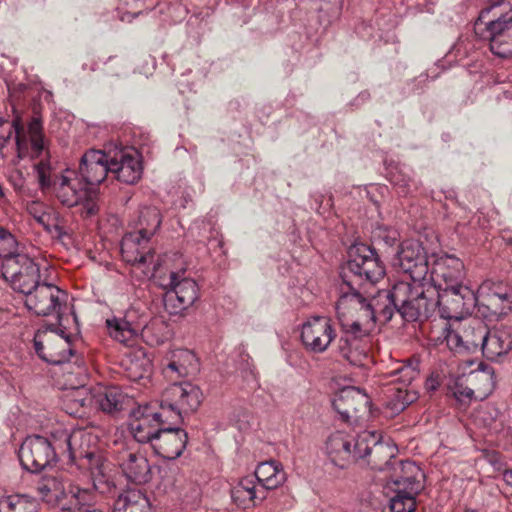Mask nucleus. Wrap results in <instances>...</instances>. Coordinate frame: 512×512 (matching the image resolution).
I'll return each instance as SVG.
<instances>
[{
    "instance_id": "obj_1",
    "label": "nucleus",
    "mask_w": 512,
    "mask_h": 512,
    "mask_svg": "<svg viewBox=\"0 0 512 512\" xmlns=\"http://www.w3.org/2000/svg\"><path fill=\"white\" fill-rule=\"evenodd\" d=\"M363 287L353 285L341 287L336 302V314L341 335L337 342V352L353 366L365 365L368 359V338L377 317L382 318L381 308L385 306L381 290L374 297L366 296Z\"/></svg>"
},
{
    "instance_id": "obj_2",
    "label": "nucleus",
    "mask_w": 512,
    "mask_h": 512,
    "mask_svg": "<svg viewBox=\"0 0 512 512\" xmlns=\"http://www.w3.org/2000/svg\"><path fill=\"white\" fill-rule=\"evenodd\" d=\"M437 290L432 286L414 281H399L390 290L381 294L385 306L381 308L382 319L388 322L395 312L407 322L430 318L437 309Z\"/></svg>"
},
{
    "instance_id": "obj_3",
    "label": "nucleus",
    "mask_w": 512,
    "mask_h": 512,
    "mask_svg": "<svg viewBox=\"0 0 512 512\" xmlns=\"http://www.w3.org/2000/svg\"><path fill=\"white\" fill-rule=\"evenodd\" d=\"M91 434L84 430L72 433L63 432L62 439L65 452L69 460L76 462L80 468L87 469L93 483V490L100 494L115 496L118 493L117 486L110 475L109 465L103 455L95 449H85L84 444L91 440Z\"/></svg>"
},
{
    "instance_id": "obj_4",
    "label": "nucleus",
    "mask_w": 512,
    "mask_h": 512,
    "mask_svg": "<svg viewBox=\"0 0 512 512\" xmlns=\"http://www.w3.org/2000/svg\"><path fill=\"white\" fill-rule=\"evenodd\" d=\"M489 4L480 11L474 23V32L481 40L489 43L493 54L506 58L512 53H503L506 43L512 42V35L505 30H499L495 26L500 22L512 23V7L505 0H488Z\"/></svg>"
},
{
    "instance_id": "obj_5",
    "label": "nucleus",
    "mask_w": 512,
    "mask_h": 512,
    "mask_svg": "<svg viewBox=\"0 0 512 512\" xmlns=\"http://www.w3.org/2000/svg\"><path fill=\"white\" fill-rule=\"evenodd\" d=\"M348 254L349 259L341 269V278L345 286L363 287L365 284H374L384 277V264L370 246L353 245Z\"/></svg>"
},
{
    "instance_id": "obj_6",
    "label": "nucleus",
    "mask_w": 512,
    "mask_h": 512,
    "mask_svg": "<svg viewBox=\"0 0 512 512\" xmlns=\"http://www.w3.org/2000/svg\"><path fill=\"white\" fill-rule=\"evenodd\" d=\"M54 195L66 207L82 206L87 217L98 211L99 188L86 185L76 170L66 169L55 175Z\"/></svg>"
},
{
    "instance_id": "obj_7",
    "label": "nucleus",
    "mask_w": 512,
    "mask_h": 512,
    "mask_svg": "<svg viewBox=\"0 0 512 512\" xmlns=\"http://www.w3.org/2000/svg\"><path fill=\"white\" fill-rule=\"evenodd\" d=\"M53 435V440L39 435L27 437L19 449V460L22 467L32 473H37L57 461L59 454H67L63 444L62 433Z\"/></svg>"
},
{
    "instance_id": "obj_8",
    "label": "nucleus",
    "mask_w": 512,
    "mask_h": 512,
    "mask_svg": "<svg viewBox=\"0 0 512 512\" xmlns=\"http://www.w3.org/2000/svg\"><path fill=\"white\" fill-rule=\"evenodd\" d=\"M185 270L170 271L160 286L165 290L164 305L170 314H179L191 307L199 298L197 283L184 276Z\"/></svg>"
},
{
    "instance_id": "obj_9",
    "label": "nucleus",
    "mask_w": 512,
    "mask_h": 512,
    "mask_svg": "<svg viewBox=\"0 0 512 512\" xmlns=\"http://www.w3.org/2000/svg\"><path fill=\"white\" fill-rule=\"evenodd\" d=\"M438 285L436 300L441 318L460 320L472 312L477 304V296L471 288L466 285Z\"/></svg>"
},
{
    "instance_id": "obj_10",
    "label": "nucleus",
    "mask_w": 512,
    "mask_h": 512,
    "mask_svg": "<svg viewBox=\"0 0 512 512\" xmlns=\"http://www.w3.org/2000/svg\"><path fill=\"white\" fill-rule=\"evenodd\" d=\"M2 276L24 295L40 283L39 266L27 255L10 256L2 262Z\"/></svg>"
},
{
    "instance_id": "obj_11",
    "label": "nucleus",
    "mask_w": 512,
    "mask_h": 512,
    "mask_svg": "<svg viewBox=\"0 0 512 512\" xmlns=\"http://www.w3.org/2000/svg\"><path fill=\"white\" fill-rule=\"evenodd\" d=\"M67 298V293L56 285L40 282L25 295V305L38 316L56 314L60 318L62 306L66 304Z\"/></svg>"
},
{
    "instance_id": "obj_12",
    "label": "nucleus",
    "mask_w": 512,
    "mask_h": 512,
    "mask_svg": "<svg viewBox=\"0 0 512 512\" xmlns=\"http://www.w3.org/2000/svg\"><path fill=\"white\" fill-rule=\"evenodd\" d=\"M356 453L360 459L370 456L369 464L375 470H386L395 457L396 448L389 442L382 441L375 431H363L355 441Z\"/></svg>"
},
{
    "instance_id": "obj_13",
    "label": "nucleus",
    "mask_w": 512,
    "mask_h": 512,
    "mask_svg": "<svg viewBox=\"0 0 512 512\" xmlns=\"http://www.w3.org/2000/svg\"><path fill=\"white\" fill-rule=\"evenodd\" d=\"M34 349L41 359L53 365H60L69 361L73 354L68 337L64 336L63 331L58 334L53 329L36 333Z\"/></svg>"
},
{
    "instance_id": "obj_14",
    "label": "nucleus",
    "mask_w": 512,
    "mask_h": 512,
    "mask_svg": "<svg viewBox=\"0 0 512 512\" xmlns=\"http://www.w3.org/2000/svg\"><path fill=\"white\" fill-rule=\"evenodd\" d=\"M487 326L477 320L465 322L459 329L450 331L446 336L447 345L456 352L476 353L481 351Z\"/></svg>"
},
{
    "instance_id": "obj_15",
    "label": "nucleus",
    "mask_w": 512,
    "mask_h": 512,
    "mask_svg": "<svg viewBox=\"0 0 512 512\" xmlns=\"http://www.w3.org/2000/svg\"><path fill=\"white\" fill-rule=\"evenodd\" d=\"M331 319L324 316L310 318L302 325L301 340L306 349L314 353L326 351L335 339Z\"/></svg>"
},
{
    "instance_id": "obj_16",
    "label": "nucleus",
    "mask_w": 512,
    "mask_h": 512,
    "mask_svg": "<svg viewBox=\"0 0 512 512\" xmlns=\"http://www.w3.org/2000/svg\"><path fill=\"white\" fill-rule=\"evenodd\" d=\"M110 153V175L125 184H135L142 176V165L138 152L120 148Z\"/></svg>"
},
{
    "instance_id": "obj_17",
    "label": "nucleus",
    "mask_w": 512,
    "mask_h": 512,
    "mask_svg": "<svg viewBox=\"0 0 512 512\" xmlns=\"http://www.w3.org/2000/svg\"><path fill=\"white\" fill-rule=\"evenodd\" d=\"M152 236L143 231L126 233L121 241V253L123 259L135 266L155 265L154 252L149 246Z\"/></svg>"
},
{
    "instance_id": "obj_18",
    "label": "nucleus",
    "mask_w": 512,
    "mask_h": 512,
    "mask_svg": "<svg viewBox=\"0 0 512 512\" xmlns=\"http://www.w3.org/2000/svg\"><path fill=\"white\" fill-rule=\"evenodd\" d=\"M78 176L88 186H98L110 175V153L88 150L80 159Z\"/></svg>"
},
{
    "instance_id": "obj_19",
    "label": "nucleus",
    "mask_w": 512,
    "mask_h": 512,
    "mask_svg": "<svg viewBox=\"0 0 512 512\" xmlns=\"http://www.w3.org/2000/svg\"><path fill=\"white\" fill-rule=\"evenodd\" d=\"M116 460L129 482L142 485L152 479V467L143 453L131 448H122L117 451Z\"/></svg>"
},
{
    "instance_id": "obj_20",
    "label": "nucleus",
    "mask_w": 512,
    "mask_h": 512,
    "mask_svg": "<svg viewBox=\"0 0 512 512\" xmlns=\"http://www.w3.org/2000/svg\"><path fill=\"white\" fill-rule=\"evenodd\" d=\"M396 264L414 280H420L430 271L426 253L417 241H404L397 253Z\"/></svg>"
},
{
    "instance_id": "obj_21",
    "label": "nucleus",
    "mask_w": 512,
    "mask_h": 512,
    "mask_svg": "<svg viewBox=\"0 0 512 512\" xmlns=\"http://www.w3.org/2000/svg\"><path fill=\"white\" fill-rule=\"evenodd\" d=\"M356 438L344 432L331 434L326 441V454L331 464L339 469H346L360 456L356 453Z\"/></svg>"
},
{
    "instance_id": "obj_22",
    "label": "nucleus",
    "mask_w": 512,
    "mask_h": 512,
    "mask_svg": "<svg viewBox=\"0 0 512 512\" xmlns=\"http://www.w3.org/2000/svg\"><path fill=\"white\" fill-rule=\"evenodd\" d=\"M332 405L345 421L361 417L370 410L369 397L356 387L342 389L333 399Z\"/></svg>"
},
{
    "instance_id": "obj_23",
    "label": "nucleus",
    "mask_w": 512,
    "mask_h": 512,
    "mask_svg": "<svg viewBox=\"0 0 512 512\" xmlns=\"http://www.w3.org/2000/svg\"><path fill=\"white\" fill-rule=\"evenodd\" d=\"M187 441L185 430L172 426L161 427L153 449L163 458L174 460L182 455Z\"/></svg>"
},
{
    "instance_id": "obj_24",
    "label": "nucleus",
    "mask_w": 512,
    "mask_h": 512,
    "mask_svg": "<svg viewBox=\"0 0 512 512\" xmlns=\"http://www.w3.org/2000/svg\"><path fill=\"white\" fill-rule=\"evenodd\" d=\"M431 278L441 283L443 286H458L463 285L464 279V264L463 262L451 255H444L437 258L432 264L430 271Z\"/></svg>"
},
{
    "instance_id": "obj_25",
    "label": "nucleus",
    "mask_w": 512,
    "mask_h": 512,
    "mask_svg": "<svg viewBox=\"0 0 512 512\" xmlns=\"http://www.w3.org/2000/svg\"><path fill=\"white\" fill-rule=\"evenodd\" d=\"M166 391L167 400L172 401L183 414L194 412L202 401L200 388L191 382L174 383Z\"/></svg>"
},
{
    "instance_id": "obj_26",
    "label": "nucleus",
    "mask_w": 512,
    "mask_h": 512,
    "mask_svg": "<svg viewBox=\"0 0 512 512\" xmlns=\"http://www.w3.org/2000/svg\"><path fill=\"white\" fill-rule=\"evenodd\" d=\"M424 474L419 466L413 461H399L398 466L394 468L390 481L396 487L395 490L407 491L410 494H418L423 485Z\"/></svg>"
},
{
    "instance_id": "obj_27",
    "label": "nucleus",
    "mask_w": 512,
    "mask_h": 512,
    "mask_svg": "<svg viewBox=\"0 0 512 512\" xmlns=\"http://www.w3.org/2000/svg\"><path fill=\"white\" fill-rule=\"evenodd\" d=\"M148 406L139 405L133 410V420L130 423V430L134 439L139 443H155L161 427L152 420V416L146 415Z\"/></svg>"
},
{
    "instance_id": "obj_28",
    "label": "nucleus",
    "mask_w": 512,
    "mask_h": 512,
    "mask_svg": "<svg viewBox=\"0 0 512 512\" xmlns=\"http://www.w3.org/2000/svg\"><path fill=\"white\" fill-rule=\"evenodd\" d=\"M35 490L42 499L49 505L62 507L66 497V489L62 475L58 473L42 476L35 485Z\"/></svg>"
},
{
    "instance_id": "obj_29",
    "label": "nucleus",
    "mask_w": 512,
    "mask_h": 512,
    "mask_svg": "<svg viewBox=\"0 0 512 512\" xmlns=\"http://www.w3.org/2000/svg\"><path fill=\"white\" fill-rule=\"evenodd\" d=\"M512 349V334L508 329L487 328L484 342L482 343V354L489 360H497L506 355Z\"/></svg>"
},
{
    "instance_id": "obj_30",
    "label": "nucleus",
    "mask_w": 512,
    "mask_h": 512,
    "mask_svg": "<svg viewBox=\"0 0 512 512\" xmlns=\"http://www.w3.org/2000/svg\"><path fill=\"white\" fill-rule=\"evenodd\" d=\"M231 498L237 506L248 508L263 501L266 494L257 487L254 477H245L231 489Z\"/></svg>"
},
{
    "instance_id": "obj_31",
    "label": "nucleus",
    "mask_w": 512,
    "mask_h": 512,
    "mask_svg": "<svg viewBox=\"0 0 512 512\" xmlns=\"http://www.w3.org/2000/svg\"><path fill=\"white\" fill-rule=\"evenodd\" d=\"M148 406V410H145L148 413V416H152V420L159 427H167L171 425H176L180 423L183 419V413L172 403V401L167 400V391L164 390L162 394V399L159 403V407H156V404L146 403Z\"/></svg>"
},
{
    "instance_id": "obj_32",
    "label": "nucleus",
    "mask_w": 512,
    "mask_h": 512,
    "mask_svg": "<svg viewBox=\"0 0 512 512\" xmlns=\"http://www.w3.org/2000/svg\"><path fill=\"white\" fill-rule=\"evenodd\" d=\"M112 512H152L148 497L137 489L119 493L114 500Z\"/></svg>"
},
{
    "instance_id": "obj_33",
    "label": "nucleus",
    "mask_w": 512,
    "mask_h": 512,
    "mask_svg": "<svg viewBox=\"0 0 512 512\" xmlns=\"http://www.w3.org/2000/svg\"><path fill=\"white\" fill-rule=\"evenodd\" d=\"M255 478L258 482L257 487L266 492L283 484L286 480V473L276 461H266L257 466Z\"/></svg>"
},
{
    "instance_id": "obj_34",
    "label": "nucleus",
    "mask_w": 512,
    "mask_h": 512,
    "mask_svg": "<svg viewBox=\"0 0 512 512\" xmlns=\"http://www.w3.org/2000/svg\"><path fill=\"white\" fill-rule=\"evenodd\" d=\"M97 406L105 413L114 414L124 408L127 396L115 386L101 387L92 395Z\"/></svg>"
},
{
    "instance_id": "obj_35",
    "label": "nucleus",
    "mask_w": 512,
    "mask_h": 512,
    "mask_svg": "<svg viewBox=\"0 0 512 512\" xmlns=\"http://www.w3.org/2000/svg\"><path fill=\"white\" fill-rule=\"evenodd\" d=\"M65 499H67V502L62 504V510L84 512L85 510L97 509L94 503V492L89 488L71 485L66 491Z\"/></svg>"
},
{
    "instance_id": "obj_36",
    "label": "nucleus",
    "mask_w": 512,
    "mask_h": 512,
    "mask_svg": "<svg viewBox=\"0 0 512 512\" xmlns=\"http://www.w3.org/2000/svg\"><path fill=\"white\" fill-rule=\"evenodd\" d=\"M106 325L109 335L116 341L127 344L132 341L138 334L139 326L125 317H113L107 319Z\"/></svg>"
},
{
    "instance_id": "obj_37",
    "label": "nucleus",
    "mask_w": 512,
    "mask_h": 512,
    "mask_svg": "<svg viewBox=\"0 0 512 512\" xmlns=\"http://www.w3.org/2000/svg\"><path fill=\"white\" fill-rule=\"evenodd\" d=\"M37 500L26 494H12L0 498V512H38Z\"/></svg>"
},
{
    "instance_id": "obj_38",
    "label": "nucleus",
    "mask_w": 512,
    "mask_h": 512,
    "mask_svg": "<svg viewBox=\"0 0 512 512\" xmlns=\"http://www.w3.org/2000/svg\"><path fill=\"white\" fill-rule=\"evenodd\" d=\"M474 420L494 432H499L504 424L503 414L491 403L481 405L474 413Z\"/></svg>"
},
{
    "instance_id": "obj_39",
    "label": "nucleus",
    "mask_w": 512,
    "mask_h": 512,
    "mask_svg": "<svg viewBox=\"0 0 512 512\" xmlns=\"http://www.w3.org/2000/svg\"><path fill=\"white\" fill-rule=\"evenodd\" d=\"M161 223L162 215L157 207L143 206L138 212L135 228L153 237L160 228Z\"/></svg>"
},
{
    "instance_id": "obj_40",
    "label": "nucleus",
    "mask_w": 512,
    "mask_h": 512,
    "mask_svg": "<svg viewBox=\"0 0 512 512\" xmlns=\"http://www.w3.org/2000/svg\"><path fill=\"white\" fill-rule=\"evenodd\" d=\"M126 376L133 382L149 379L151 375V363L144 353L135 354L123 363Z\"/></svg>"
},
{
    "instance_id": "obj_41",
    "label": "nucleus",
    "mask_w": 512,
    "mask_h": 512,
    "mask_svg": "<svg viewBox=\"0 0 512 512\" xmlns=\"http://www.w3.org/2000/svg\"><path fill=\"white\" fill-rule=\"evenodd\" d=\"M91 400L93 398L88 397L87 388L79 387L66 394L64 399L65 411L72 416L81 418L85 416L87 406Z\"/></svg>"
},
{
    "instance_id": "obj_42",
    "label": "nucleus",
    "mask_w": 512,
    "mask_h": 512,
    "mask_svg": "<svg viewBox=\"0 0 512 512\" xmlns=\"http://www.w3.org/2000/svg\"><path fill=\"white\" fill-rule=\"evenodd\" d=\"M470 381L473 384L477 399H486L495 388V376L492 368L485 367L470 374Z\"/></svg>"
},
{
    "instance_id": "obj_43",
    "label": "nucleus",
    "mask_w": 512,
    "mask_h": 512,
    "mask_svg": "<svg viewBox=\"0 0 512 512\" xmlns=\"http://www.w3.org/2000/svg\"><path fill=\"white\" fill-rule=\"evenodd\" d=\"M386 406L393 414L402 412L407 406L417 400L418 395L415 391L393 387L388 390Z\"/></svg>"
},
{
    "instance_id": "obj_44",
    "label": "nucleus",
    "mask_w": 512,
    "mask_h": 512,
    "mask_svg": "<svg viewBox=\"0 0 512 512\" xmlns=\"http://www.w3.org/2000/svg\"><path fill=\"white\" fill-rule=\"evenodd\" d=\"M389 180L401 196H408L418 189L417 182L411 177L408 170L394 167L389 171Z\"/></svg>"
},
{
    "instance_id": "obj_45",
    "label": "nucleus",
    "mask_w": 512,
    "mask_h": 512,
    "mask_svg": "<svg viewBox=\"0 0 512 512\" xmlns=\"http://www.w3.org/2000/svg\"><path fill=\"white\" fill-rule=\"evenodd\" d=\"M487 309L491 311L490 319L498 320L512 310V289L507 286L497 297L487 299Z\"/></svg>"
},
{
    "instance_id": "obj_46",
    "label": "nucleus",
    "mask_w": 512,
    "mask_h": 512,
    "mask_svg": "<svg viewBox=\"0 0 512 512\" xmlns=\"http://www.w3.org/2000/svg\"><path fill=\"white\" fill-rule=\"evenodd\" d=\"M419 373V360L409 359L392 370L390 376L394 377L393 381H399L403 385H410L419 377Z\"/></svg>"
},
{
    "instance_id": "obj_47",
    "label": "nucleus",
    "mask_w": 512,
    "mask_h": 512,
    "mask_svg": "<svg viewBox=\"0 0 512 512\" xmlns=\"http://www.w3.org/2000/svg\"><path fill=\"white\" fill-rule=\"evenodd\" d=\"M414 493L396 490V495L390 499V512H414L416 508Z\"/></svg>"
},
{
    "instance_id": "obj_48",
    "label": "nucleus",
    "mask_w": 512,
    "mask_h": 512,
    "mask_svg": "<svg viewBox=\"0 0 512 512\" xmlns=\"http://www.w3.org/2000/svg\"><path fill=\"white\" fill-rule=\"evenodd\" d=\"M50 169V163L46 160H41L35 165L40 189L44 192L52 190L54 193L55 176L51 177Z\"/></svg>"
},
{
    "instance_id": "obj_49",
    "label": "nucleus",
    "mask_w": 512,
    "mask_h": 512,
    "mask_svg": "<svg viewBox=\"0 0 512 512\" xmlns=\"http://www.w3.org/2000/svg\"><path fill=\"white\" fill-rule=\"evenodd\" d=\"M17 245L15 237L4 228V233L0 239V257L3 258V261H6L10 256L20 255L16 253Z\"/></svg>"
},
{
    "instance_id": "obj_50",
    "label": "nucleus",
    "mask_w": 512,
    "mask_h": 512,
    "mask_svg": "<svg viewBox=\"0 0 512 512\" xmlns=\"http://www.w3.org/2000/svg\"><path fill=\"white\" fill-rule=\"evenodd\" d=\"M170 359L183 364L189 372L196 368V356L188 349H177L173 351Z\"/></svg>"
},
{
    "instance_id": "obj_51",
    "label": "nucleus",
    "mask_w": 512,
    "mask_h": 512,
    "mask_svg": "<svg viewBox=\"0 0 512 512\" xmlns=\"http://www.w3.org/2000/svg\"><path fill=\"white\" fill-rule=\"evenodd\" d=\"M507 287L506 284H504L501 281H494L492 279H487L481 283V285L478 288V294L479 295H486L487 299L490 297H497L500 293L503 292Z\"/></svg>"
},
{
    "instance_id": "obj_52",
    "label": "nucleus",
    "mask_w": 512,
    "mask_h": 512,
    "mask_svg": "<svg viewBox=\"0 0 512 512\" xmlns=\"http://www.w3.org/2000/svg\"><path fill=\"white\" fill-rule=\"evenodd\" d=\"M453 394H454L455 398L457 399V401L463 402V403L469 402L472 399L478 400L477 392H476L475 388H470V387L463 386L460 384H457L455 386Z\"/></svg>"
},
{
    "instance_id": "obj_53",
    "label": "nucleus",
    "mask_w": 512,
    "mask_h": 512,
    "mask_svg": "<svg viewBox=\"0 0 512 512\" xmlns=\"http://www.w3.org/2000/svg\"><path fill=\"white\" fill-rule=\"evenodd\" d=\"M23 130V127L21 125H18L16 122H14L12 125L9 126V130L3 135L0 136V150L5 146L7 141L11 138L13 132L16 134V142L17 145L20 143L19 135L20 132Z\"/></svg>"
},
{
    "instance_id": "obj_54",
    "label": "nucleus",
    "mask_w": 512,
    "mask_h": 512,
    "mask_svg": "<svg viewBox=\"0 0 512 512\" xmlns=\"http://www.w3.org/2000/svg\"><path fill=\"white\" fill-rule=\"evenodd\" d=\"M165 373H175L178 377H184L188 375L190 372L188 371V369L184 367L183 364L170 359L168 364L166 365Z\"/></svg>"
},
{
    "instance_id": "obj_55",
    "label": "nucleus",
    "mask_w": 512,
    "mask_h": 512,
    "mask_svg": "<svg viewBox=\"0 0 512 512\" xmlns=\"http://www.w3.org/2000/svg\"><path fill=\"white\" fill-rule=\"evenodd\" d=\"M9 182L17 192H22L25 185L23 173L19 170L14 171L9 176Z\"/></svg>"
},
{
    "instance_id": "obj_56",
    "label": "nucleus",
    "mask_w": 512,
    "mask_h": 512,
    "mask_svg": "<svg viewBox=\"0 0 512 512\" xmlns=\"http://www.w3.org/2000/svg\"><path fill=\"white\" fill-rule=\"evenodd\" d=\"M49 233L52 235V237L57 239H62L67 235L58 217H55L54 222L51 223V229H49Z\"/></svg>"
},
{
    "instance_id": "obj_57",
    "label": "nucleus",
    "mask_w": 512,
    "mask_h": 512,
    "mask_svg": "<svg viewBox=\"0 0 512 512\" xmlns=\"http://www.w3.org/2000/svg\"><path fill=\"white\" fill-rule=\"evenodd\" d=\"M495 27L502 31L505 30L508 34L510 33L512 35V23H510V21L497 23ZM503 49V53H512V41L506 43V46Z\"/></svg>"
},
{
    "instance_id": "obj_58",
    "label": "nucleus",
    "mask_w": 512,
    "mask_h": 512,
    "mask_svg": "<svg viewBox=\"0 0 512 512\" xmlns=\"http://www.w3.org/2000/svg\"><path fill=\"white\" fill-rule=\"evenodd\" d=\"M28 132H29L30 137L43 135V134H42V125H41V122H40L38 119L34 118V119L29 123V126H28Z\"/></svg>"
},
{
    "instance_id": "obj_59",
    "label": "nucleus",
    "mask_w": 512,
    "mask_h": 512,
    "mask_svg": "<svg viewBox=\"0 0 512 512\" xmlns=\"http://www.w3.org/2000/svg\"><path fill=\"white\" fill-rule=\"evenodd\" d=\"M439 386H440V381L438 379V376L431 375L430 377L427 378V380L425 382V389L428 392L436 391Z\"/></svg>"
},
{
    "instance_id": "obj_60",
    "label": "nucleus",
    "mask_w": 512,
    "mask_h": 512,
    "mask_svg": "<svg viewBox=\"0 0 512 512\" xmlns=\"http://www.w3.org/2000/svg\"><path fill=\"white\" fill-rule=\"evenodd\" d=\"M30 141H31L32 148L36 152L39 153L44 149V136L43 135L30 137Z\"/></svg>"
},
{
    "instance_id": "obj_61",
    "label": "nucleus",
    "mask_w": 512,
    "mask_h": 512,
    "mask_svg": "<svg viewBox=\"0 0 512 512\" xmlns=\"http://www.w3.org/2000/svg\"><path fill=\"white\" fill-rule=\"evenodd\" d=\"M504 481L512 487V469L505 470L503 473Z\"/></svg>"
},
{
    "instance_id": "obj_62",
    "label": "nucleus",
    "mask_w": 512,
    "mask_h": 512,
    "mask_svg": "<svg viewBox=\"0 0 512 512\" xmlns=\"http://www.w3.org/2000/svg\"><path fill=\"white\" fill-rule=\"evenodd\" d=\"M16 122L18 125H21L18 119L12 120V122L8 121L6 118L0 116V127L7 125L8 127Z\"/></svg>"
},
{
    "instance_id": "obj_63",
    "label": "nucleus",
    "mask_w": 512,
    "mask_h": 512,
    "mask_svg": "<svg viewBox=\"0 0 512 512\" xmlns=\"http://www.w3.org/2000/svg\"><path fill=\"white\" fill-rule=\"evenodd\" d=\"M45 217H46V215H45V214H42V215H39V216H35V218H36L37 222H38V223H40V224H44V222H45Z\"/></svg>"
},
{
    "instance_id": "obj_64",
    "label": "nucleus",
    "mask_w": 512,
    "mask_h": 512,
    "mask_svg": "<svg viewBox=\"0 0 512 512\" xmlns=\"http://www.w3.org/2000/svg\"><path fill=\"white\" fill-rule=\"evenodd\" d=\"M462 44H463V41H459V42L455 45L454 49H456L457 53H459V52H460L461 47H462Z\"/></svg>"
}]
</instances>
